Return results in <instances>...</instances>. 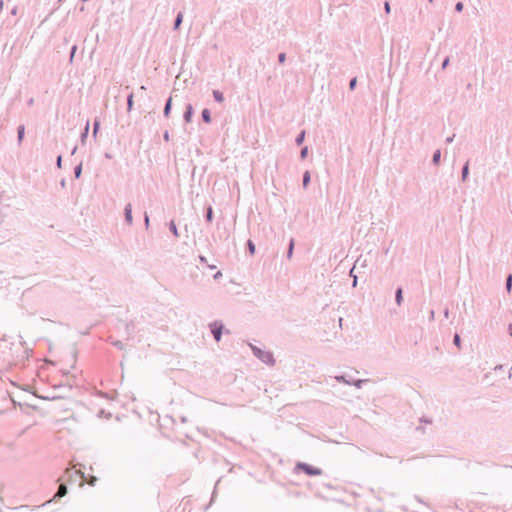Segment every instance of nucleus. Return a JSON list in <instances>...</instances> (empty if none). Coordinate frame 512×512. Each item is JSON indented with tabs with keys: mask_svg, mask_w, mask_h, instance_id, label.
<instances>
[{
	"mask_svg": "<svg viewBox=\"0 0 512 512\" xmlns=\"http://www.w3.org/2000/svg\"><path fill=\"white\" fill-rule=\"evenodd\" d=\"M254 354L261 359L263 362L267 364H273L274 359L273 355L270 352H264L260 350L259 348L253 347Z\"/></svg>",
	"mask_w": 512,
	"mask_h": 512,
	"instance_id": "nucleus-1",
	"label": "nucleus"
},
{
	"mask_svg": "<svg viewBox=\"0 0 512 512\" xmlns=\"http://www.w3.org/2000/svg\"><path fill=\"white\" fill-rule=\"evenodd\" d=\"M297 469H300V470L304 471L306 474L311 475V476H316V475L321 474V470L319 468L310 466L306 463L297 464Z\"/></svg>",
	"mask_w": 512,
	"mask_h": 512,
	"instance_id": "nucleus-2",
	"label": "nucleus"
},
{
	"mask_svg": "<svg viewBox=\"0 0 512 512\" xmlns=\"http://www.w3.org/2000/svg\"><path fill=\"white\" fill-rule=\"evenodd\" d=\"M211 332L216 341H220L223 325L219 322H214L210 325Z\"/></svg>",
	"mask_w": 512,
	"mask_h": 512,
	"instance_id": "nucleus-3",
	"label": "nucleus"
},
{
	"mask_svg": "<svg viewBox=\"0 0 512 512\" xmlns=\"http://www.w3.org/2000/svg\"><path fill=\"white\" fill-rule=\"evenodd\" d=\"M66 493H67V487L64 484H61L58 488V491H57L55 497H59V498L63 497L66 495Z\"/></svg>",
	"mask_w": 512,
	"mask_h": 512,
	"instance_id": "nucleus-4",
	"label": "nucleus"
},
{
	"mask_svg": "<svg viewBox=\"0 0 512 512\" xmlns=\"http://www.w3.org/2000/svg\"><path fill=\"white\" fill-rule=\"evenodd\" d=\"M192 114H193V108H192L191 105H189L187 107V110H186L185 114H184V118H185L186 122H191Z\"/></svg>",
	"mask_w": 512,
	"mask_h": 512,
	"instance_id": "nucleus-5",
	"label": "nucleus"
},
{
	"mask_svg": "<svg viewBox=\"0 0 512 512\" xmlns=\"http://www.w3.org/2000/svg\"><path fill=\"white\" fill-rule=\"evenodd\" d=\"M125 215H126V219L129 223L132 222V208H131V205L128 204L125 208Z\"/></svg>",
	"mask_w": 512,
	"mask_h": 512,
	"instance_id": "nucleus-6",
	"label": "nucleus"
},
{
	"mask_svg": "<svg viewBox=\"0 0 512 512\" xmlns=\"http://www.w3.org/2000/svg\"><path fill=\"white\" fill-rule=\"evenodd\" d=\"M213 96H214V98H215V100H216L217 102L222 103V102L224 101V96H223V94H222L220 91H218V90H214V91H213Z\"/></svg>",
	"mask_w": 512,
	"mask_h": 512,
	"instance_id": "nucleus-7",
	"label": "nucleus"
},
{
	"mask_svg": "<svg viewBox=\"0 0 512 512\" xmlns=\"http://www.w3.org/2000/svg\"><path fill=\"white\" fill-rule=\"evenodd\" d=\"M171 104H172V98H169L167 103H166V106L164 108V114H165L166 117L169 116L170 109H171Z\"/></svg>",
	"mask_w": 512,
	"mask_h": 512,
	"instance_id": "nucleus-8",
	"label": "nucleus"
},
{
	"mask_svg": "<svg viewBox=\"0 0 512 512\" xmlns=\"http://www.w3.org/2000/svg\"><path fill=\"white\" fill-rule=\"evenodd\" d=\"M202 117L206 123L211 122L210 112L207 109L203 110Z\"/></svg>",
	"mask_w": 512,
	"mask_h": 512,
	"instance_id": "nucleus-9",
	"label": "nucleus"
},
{
	"mask_svg": "<svg viewBox=\"0 0 512 512\" xmlns=\"http://www.w3.org/2000/svg\"><path fill=\"white\" fill-rule=\"evenodd\" d=\"M24 132H25V127L24 126H19V128H18V139H19V142H21L23 140Z\"/></svg>",
	"mask_w": 512,
	"mask_h": 512,
	"instance_id": "nucleus-10",
	"label": "nucleus"
},
{
	"mask_svg": "<svg viewBox=\"0 0 512 512\" xmlns=\"http://www.w3.org/2000/svg\"><path fill=\"white\" fill-rule=\"evenodd\" d=\"M170 229H171L172 233H173L176 237H178V236H179V233H178V230H177V227H176V224H175V222H174V221H171V223H170Z\"/></svg>",
	"mask_w": 512,
	"mask_h": 512,
	"instance_id": "nucleus-11",
	"label": "nucleus"
},
{
	"mask_svg": "<svg viewBox=\"0 0 512 512\" xmlns=\"http://www.w3.org/2000/svg\"><path fill=\"white\" fill-rule=\"evenodd\" d=\"M396 302L398 305H400L402 302V289L401 288H399L396 292Z\"/></svg>",
	"mask_w": 512,
	"mask_h": 512,
	"instance_id": "nucleus-12",
	"label": "nucleus"
},
{
	"mask_svg": "<svg viewBox=\"0 0 512 512\" xmlns=\"http://www.w3.org/2000/svg\"><path fill=\"white\" fill-rule=\"evenodd\" d=\"M183 19V14L179 13L175 21V29H178Z\"/></svg>",
	"mask_w": 512,
	"mask_h": 512,
	"instance_id": "nucleus-13",
	"label": "nucleus"
},
{
	"mask_svg": "<svg viewBox=\"0 0 512 512\" xmlns=\"http://www.w3.org/2000/svg\"><path fill=\"white\" fill-rule=\"evenodd\" d=\"M310 181V173L306 172L303 177V185L306 187Z\"/></svg>",
	"mask_w": 512,
	"mask_h": 512,
	"instance_id": "nucleus-14",
	"label": "nucleus"
},
{
	"mask_svg": "<svg viewBox=\"0 0 512 512\" xmlns=\"http://www.w3.org/2000/svg\"><path fill=\"white\" fill-rule=\"evenodd\" d=\"M248 248L250 254L253 255L255 253V245L251 240L248 241Z\"/></svg>",
	"mask_w": 512,
	"mask_h": 512,
	"instance_id": "nucleus-15",
	"label": "nucleus"
},
{
	"mask_svg": "<svg viewBox=\"0 0 512 512\" xmlns=\"http://www.w3.org/2000/svg\"><path fill=\"white\" fill-rule=\"evenodd\" d=\"M206 218H207V220H208L209 222H211V221H212V219H213V210H212V208H211V207H209V208H208V210H207Z\"/></svg>",
	"mask_w": 512,
	"mask_h": 512,
	"instance_id": "nucleus-16",
	"label": "nucleus"
},
{
	"mask_svg": "<svg viewBox=\"0 0 512 512\" xmlns=\"http://www.w3.org/2000/svg\"><path fill=\"white\" fill-rule=\"evenodd\" d=\"M454 344L458 348H461V340H460V336L458 334H455V336H454Z\"/></svg>",
	"mask_w": 512,
	"mask_h": 512,
	"instance_id": "nucleus-17",
	"label": "nucleus"
},
{
	"mask_svg": "<svg viewBox=\"0 0 512 512\" xmlns=\"http://www.w3.org/2000/svg\"><path fill=\"white\" fill-rule=\"evenodd\" d=\"M70 361H71V368H74L75 362H76V355L71 353L69 355Z\"/></svg>",
	"mask_w": 512,
	"mask_h": 512,
	"instance_id": "nucleus-18",
	"label": "nucleus"
},
{
	"mask_svg": "<svg viewBox=\"0 0 512 512\" xmlns=\"http://www.w3.org/2000/svg\"><path fill=\"white\" fill-rule=\"evenodd\" d=\"M439 160H440V151H437V152L434 154V156H433V161H434V163H436V164H437V163L439 162Z\"/></svg>",
	"mask_w": 512,
	"mask_h": 512,
	"instance_id": "nucleus-19",
	"label": "nucleus"
},
{
	"mask_svg": "<svg viewBox=\"0 0 512 512\" xmlns=\"http://www.w3.org/2000/svg\"><path fill=\"white\" fill-rule=\"evenodd\" d=\"M468 170H469V168H468V163H466V165H465V166H464V168H463V173H462V174H463V179H464V180L466 179V177H467V175H468Z\"/></svg>",
	"mask_w": 512,
	"mask_h": 512,
	"instance_id": "nucleus-20",
	"label": "nucleus"
},
{
	"mask_svg": "<svg viewBox=\"0 0 512 512\" xmlns=\"http://www.w3.org/2000/svg\"><path fill=\"white\" fill-rule=\"evenodd\" d=\"M511 285H512V275H509L507 278V283H506L508 291L511 289Z\"/></svg>",
	"mask_w": 512,
	"mask_h": 512,
	"instance_id": "nucleus-21",
	"label": "nucleus"
},
{
	"mask_svg": "<svg viewBox=\"0 0 512 512\" xmlns=\"http://www.w3.org/2000/svg\"><path fill=\"white\" fill-rule=\"evenodd\" d=\"M133 105V95L131 94L128 98V108L131 109Z\"/></svg>",
	"mask_w": 512,
	"mask_h": 512,
	"instance_id": "nucleus-22",
	"label": "nucleus"
},
{
	"mask_svg": "<svg viewBox=\"0 0 512 512\" xmlns=\"http://www.w3.org/2000/svg\"><path fill=\"white\" fill-rule=\"evenodd\" d=\"M356 82H357V79H356V78H354V79H352V80H351V82H350V89H354V88H355V86H356Z\"/></svg>",
	"mask_w": 512,
	"mask_h": 512,
	"instance_id": "nucleus-23",
	"label": "nucleus"
},
{
	"mask_svg": "<svg viewBox=\"0 0 512 512\" xmlns=\"http://www.w3.org/2000/svg\"><path fill=\"white\" fill-rule=\"evenodd\" d=\"M285 59H286V55L284 53L279 55V62L280 63H284Z\"/></svg>",
	"mask_w": 512,
	"mask_h": 512,
	"instance_id": "nucleus-24",
	"label": "nucleus"
},
{
	"mask_svg": "<svg viewBox=\"0 0 512 512\" xmlns=\"http://www.w3.org/2000/svg\"><path fill=\"white\" fill-rule=\"evenodd\" d=\"M384 7H385L386 13H390V4H389V2H385Z\"/></svg>",
	"mask_w": 512,
	"mask_h": 512,
	"instance_id": "nucleus-25",
	"label": "nucleus"
},
{
	"mask_svg": "<svg viewBox=\"0 0 512 512\" xmlns=\"http://www.w3.org/2000/svg\"><path fill=\"white\" fill-rule=\"evenodd\" d=\"M462 9H463V4L461 2L457 3L456 4V10L457 11H462Z\"/></svg>",
	"mask_w": 512,
	"mask_h": 512,
	"instance_id": "nucleus-26",
	"label": "nucleus"
},
{
	"mask_svg": "<svg viewBox=\"0 0 512 512\" xmlns=\"http://www.w3.org/2000/svg\"><path fill=\"white\" fill-rule=\"evenodd\" d=\"M448 62H449V59H445V61L443 62V68H445L447 65H448Z\"/></svg>",
	"mask_w": 512,
	"mask_h": 512,
	"instance_id": "nucleus-27",
	"label": "nucleus"
},
{
	"mask_svg": "<svg viewBox=\"0 0 512 512\" xmlns=\"http://www.w3.org/2000/svg\"><path fill=\"white\" fill-rule=\"evenodd\" d=\"M292 249H293V242H291V244H290V248H289V255H291V254H292Z\"/></svg>",
	"mask_w": 512,
	"mask_h": 512,
	"instance_id": "nucleus-28",
	"label": "nucleus"
},
{
	"mask_svg": "<svg viewBox=\"0 0 512 512\" xmlns=\"http://www.w3.org/2000/svg\"><path fill=\"white\" fill-rule=\"evenodd\" d=\"M303 137H304V133H302L301 136L298 138V143H301V141L303 140Z\"/></svg>",
	"mask_w": 512,
	"mask_h": 512,
	"instance_id": "nucleus-29",
	"label": "nucleus"
},
{
	"mask_svg": "<svg viewBox=\"0 0 512 512\" xmlns=\"http://www.w3.org/2000/svg\"><path fill=\"white\" fill-rule=\"evenodd\" d=\"M164 139H165L166 141H168V140H169V134H168L167 132L164 134Z\"/></svg>",
	"mask_w": 512,
	"mask_h": 512,
	"instance_id": "nucleus-30",
	"label": "nucleus"
},
{
	"mask_svg": "<svg viewBox=\"0 0 512 512\" xmlns=\"http://www.w3.org/2000/svg\"><path fill=\"white\" fill-rule=\"evenodd\" d=\"M301 154L302 156L306 155V149L302 150Z\"/></svg>",
	"mask_w": 512,
	"mask_h": 512,
	"instance_id": "nucleus-31",
	"label": "nucleus"
},
{
	"mask_svg": "<svg viewBox=\"0 0 512 512\" xmlns=\"http://www.w3.org/2000/svg\"><path fill=\"white\" fill-rule=\"evenodd\" d=\"M221 276V272H218L216 275H215V278H218Z\"/></svg>",
	"mask_w": 512,
	"mask_h": 512,
	"instance_id": "nucleus-32",
	"label": "nucleus"
}]
</instances>
